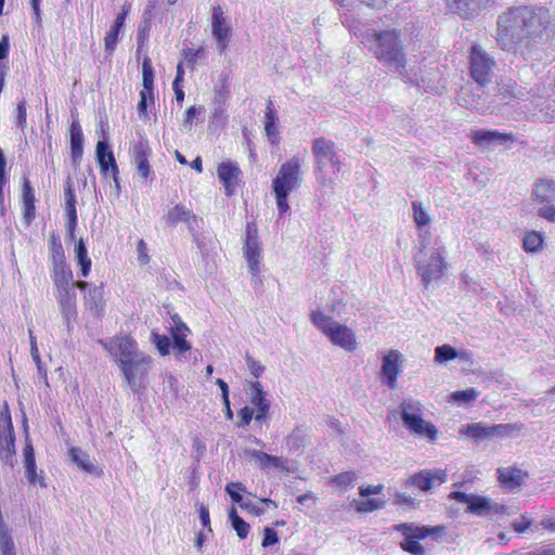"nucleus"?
I'll use <instances>...</instances> for the list:
<instances>
[{"label":"nucleus","mask_w":555,"mask_h":555,"mask_svg":"<svg viewBox=\"0 0 555 555\" xmlns=\"http://www.w3.org/2000/svg\"><path fill=\"white\" fill-rule=\"evenodd\" d=\"M402 422H406L410 417L423 415L424 405L415 399H405L400 404Z\"/></svg>","instance_id":"obj_37"},{"label":"nucleus","mask_w":555,"mask_h":555,"mask_svg":"<svg viewBox=\"0 0 555 555\" xmlns=\"http://www.w3.org/2000/svg\"><path fill=\"white\" fill-rule=\"evenodd\" d=\"M412 209H413V218L417 225V228L421 231H429L428 229H425V227L429 225L431 219L429 214L425 210L422 203L420 202H413L412 203Z\"/></svg>","instance_id":"obj_40"},{"label":"nucleus","mask_w":555,"mask_h":555,"mask_svg":"<svg viewBox=\"0 0 555 555\" xmlns=\"http://www.w3.org/2000/svg\"><path fill=\"white\" fill-rule=\"evenodd\" d=\"M459 102L462 106L470 109H480L482 107V100L480 94H474L467 89H463Z\"/></svg>","instance_id":"obj_42"},{"label":"nucleus","mask_w":555,"mask_h":555,"mask_svg":"<svg viewBox=\"0 0 555 555\" xmlns=\"http://www.w3.org/2000/svg\"><path fill=\"white\" fill-rule=\"evenodd\" d=\"M73 273L70 269L61 260L55 269V285L57 291L72 288L69 286Z\"/></svg>","instance_id":"obj_38"},{"label":"nucleus","mask_w":555,"mask_h":555,"mask_svg":"<svg viewBox=\"0 0 555 555\" xmlns=\"http://www.w3.org/2000/svg\"><path fill=\"white\" fill-rule=\"evenodd\" d=\"M538 215L550 222H555V206L551 203H544L538 209Z\"/></svg>","instance_id":"obj_56"},{"label":"nucleus","mask_w":555,"mask_h":555,"mask_svg":"<svg viewBox=\"0 0 555 555\" xmlns=\"http://www.w3.org/2000/svg\"><path fill=\"white\" fill-rule=\"evenodd\" d=\"M531 525V520L528 519L526 516H521L518 519H514L512 522V527L514 531L518 533L525 532Z\"/></svg>","instance_id":"obj_64"},{"label":"nucleus","mask_w":555,"mask_h":555,"mask_svg":"<svg viewBox=\"0 0 555 555\" xmlns=\"http://www.w3.org/2000/svg\"><path fill=\"white\" fill-rule=\"evenodd\" d=\"M542 244L543 235L535 231L527 233L522 241L524 249L528 253H537L542 248Z\"/></svg>","instance_id":"obj_43"},{"label":"nucleus","mask_w":555,"mask_h":555,"mask_svg":"<svg viewBox=\"0 0 555 555\" xmlns=\"http://www.w3.org/2000/svg\"><path fill=\"white\" fill-rule=\"evenodd\" d=\"M306 434L301 427H296L286 438L287 448L291 451H298L305 446Z\"/></svg>","instance_id":"obj_44"},{"label":"nucleus","mask_w":555,"mask_h":555,"mask_svg":"<svg viewBox=\"0 0 555 555\" xmlns=\"http://www.w3.org/2000/svg\"><path fill=\"white\" fill-rule=\"evenodd\" d=\"M95 156L103 176H107L111 171L114 176L118 173V166L114 154L106 141H98L95 146Z\"/></svg>","instance_id":"obj_21"},{"label":"nucleus","mask_w":555,"mask_h":555,"mask_svg":"<svg viewBox=\"0 0 555 555\" xmlns=\"http://www.w3.org/2000/svg\"><path fill=\"white\" fill-rule=\"evenodd\" d=\"M444 254L446 247L440 238L433 237L430 231H421L413 260L416 274L425 288L446 274Z\"/></svg>","instance_id":"obj_4"},{"label":"nucleus","mask_w":555,"mask_h":555,"mask_svg":"<svg viewBox=\"0 0 555 555\" xmlns=\"http://www.w3.org/2000/svg\"><path fill=\"white\" fill-rule=\"evenodd\" d=\"M24 454V465H25V475L27 480L33 483H39L40 487L46 488L47 485L44 482V478L42 475L37 474L36 472V460H35V451L33 448L31 442L29 441V438L26 437V443L23 450Z\"/></svg>","instance_id":"obj_23"},{"label":"nucleus","mask_w":555,"mask_h":555,"mask_svg":"<svg viewBox=\"0 0 555 555\" xmlns=\"http://www.w3.org/2000/svg\"><path fill=\"white\" fill-rule=\"evenodd\" d=\"M469 75L478 87L492 81L496 62L481 46L473 44L469 49Z\"/></svg>","instance_id":"obj_10"},{"label":"nucleus","mask_w":555,"mask_h":555,"mask_svg":"<svg viewBox=\"0 0 555 555\" xmlns=\"http://www.w3.org/2000/svg\"><path fill=\"white\" fill-rule=\"evenodd\" d=\"M382 492V485L360 488V499L352 501V506L360 513H369L379 507L380 501L371 499L370 495Z\"/></svg>","instance_id":"obj_22"},{"label":"nucleus","mask_w":555,"mask_h":555,"mask_svg":"<svg viewBox=\"0 0 555 555\" xmlns=\"http://www.w3.org/2000/svg\"><path fill=\"white\" fill-rule=\"evenodd\" d=\"M408 35L401 29H384V69L396 75L406 83L416 86L425 92L438 91L441 73L434 63L421 64L417 67L406 66L404 42Z\"/></svg>","instance_id":"obj_1"},{"label":"nucleus","mask_w":555,"mask_h":555,"mask_svg":"<svg viewBox=\"0 0 555 555\" xmlns=\"http://www.w3.org/2000/svg\"><path fill=\"white\" fill-rule=\"evenodd\" d=\"M245 361H246L249 372L255 377H259L263 373L264 366L260 362H258L254 358H251L249 354H246Z\"/></svg>","instance_id":"obj_58"},{"label":"nucleus","mask_w":555,"mask_h":555,"mask_svg":"<svg viewBox=\"0 0 555 555\" xmlns=\"http://www.w3.org/2000/svg\"><path fill=\"white\" fill-rule=\"evenodd\" d=\"M68 453L72 462L75 463L79 469L94 476H101L102 470L93 464L89 454L83 452L81 449L73 447L69 449Z\"/></svg>","instance_id":"obj_28"},{"label":"nucleus","mask_w":555,"mask_h":555,"mask_svg":"<svg viewBox=\"0 0 555 555\" xmlns=\"http://www.w3.org/2000/svg\"><path fill=\"white\" fill-rule=\"evenodd\" d=\"M204 52H205V50L203 47H201L198 49H192V48L183 49L182 53H183V59H184L186 66L190 67L191 69H194V66H195L197 60L204 55Z\"/></svg>","instance_id":"obj_51"},{"label":"nucleus","mask_w":555,"mask_h":555,"mask_svg":"<svg viewBox=\"0 0 555 555\" xmlns=\"http://www.w3.org/2000/svg\"><path fill=\"white\" fill-rule=\"evenodd\" d=\"M470 139L475 144L487 149L514 141L512 133H503L498 130H477L470 134Z\"/></svg>","instance_id":"obj_15"},{"label":"nucleus","mask_w":555,"mask_h":555,"mask_svg":"<svg viewBox=\"0 0 555 555\" xmlns=\"http://www.w3.org/2000/svg\"><path fill=\"white\" fill-rule=\"evenodd\" d=\"M28 333H29V339H30L31 358L36 362L38 371L41 373L42 372V365H41V360H40V356H39V350H38V347H37V341H36L35 336L33 335V331L29 330Z\"/></svg>","instance_id":"obj_59"},{"label":"nucleus","mask_w":555,"mask_h":555,"mask_svg":"<svg viewBox=\"0 0 555 555\" xmlns=\"http://www.w3.org/2000/svg\"><path fill=\"white\" fill-rule=\"evenodd\" d=\"M446 479L447 472L443 469L422 470L411 478V482L422 491H428L443 483Z\"/></svg>","instance_id":"obj_20"},{"label":"nucleus","mask_w":555,"mask_h":555,"mask_svg":"<svg viewBox=\"0 0 555 555\" xmlns=\"http://www.w3.org/2000/svg\"><path fill=\"white\" fill-rule=\"evenodd\" d=\"M15 434L11 413L5 403L0 411V462L2 465L14 467L15 464Z\"/></svg>","instance_id":"obj_11"},{"label":"nucleus","mask_w":555,"mask_h":555,"mask_svg":"<svg viewBox=\"0 0 555 555\" xmlns=\"http://www.w3.org/2000/svg\"><path fill=\"white\" fill-rule=\"evenodd\" d=\"M311 151L317 181L322 188L332 189L334 179L331 176H337L343 168L336 144L324 137L315 138L311 143Z\"/></svg>","instance_id":"obj_5"},{"label":"nucleus","mask_w":555,"mask_h":555,"mask_svg":"<svg viewBox=\"0 0 555 555\" xmlns=\"http://www.w3.org/2000/svg\"><path fill=\"white\" fill-rule=\"evenodd\" d=\"M23 204H24V218L29 223L35 218V194L27 179H24L23 184Z\"/></svg>","instance_id":"obj_34"},{"label":"nucleus","mask_w":555,"mask_h":555,"mask_svg":"<svg viewBox=\"0 0 555 555\" xmlns=\"http://www.w3.org/2000/svg\"><path fill=\"white\" fill-rule=\"evenodd\" d=\"M247 453L263 469L274 467L283 472H291V468L288 467V461L286 459L270 455L260 450H249Z\"/></svg>","instance_id":"obj_26"},{"label":"nucleus","mask_w":555,"mask_h":555,"mask_svg":"<svg viewBox=\"0 0 555 555\" xmlns=\"http://www.w3.org/2000/svg\"><path fill=\"white\" fill-rule=\"evenodd\" d=\"M466 512L477 516H486L491 514L492 512H498V509L495 506L491 504L490 499L473 494L469 505L466 508Z\"/></svg>","instance_id":"obj_30"},{"label":"nucleus","mask_w":555,"mask_h":555,"mask_svg":"<svg viewBox=\"0 0 555 555\" xmlns=\"http://www.w3.org/2000/svg\"><path fill=\"white\" fill-rule=\"evenodd\" d=\"M498 476L500 482L509 490L520 486L524 479L522 472L512 467L499 468Z\"/></svg>","instance_id":"obj_31"},{"label":"nucleus","mask_w":555,"mask_h":555,"mask_svg":"<svg viewBox=\"0 0 555 555\" xmlns=\"http://www.w3.org/2000/svg\"><path fill=\"white\" fill-rule=\"evenodd\" d=\"M102 298H103L102 287H93L89 291L87 300L90 305H92L93 308H98L102 302Z\"/></svg>","instance_id":"obj_60"},{"label":"nucleus","mask_w":555,"mask_h":555,"mask_svg":"<svg viewBox=\"0 0 555 555\" xmlns=\"http://www.w3.org/2000/svg\"><path fill=\"white\" fill-rule=\"evenodd\" d=\"M57 301L62 315L67 323L76 317V293L73 288L57 291Z\"/></svg>","instance_id":"obj_27"},{"label":"nucleus","mask_w":555,"mask_h":555,"mask_svg":"<svg viewBox=\"0 0 555 555\" xmlns=\"http://www.w3.org/2000/svg\"><path fill=\"white\" fill-rule=\"evenodd\" d=\"M229 518L233 529L236 531L237 537L242 540L246 539L249 533L250 526L237 515L235 507H231L229 511Z\"/></svg>","instance_id":"obj_39"},{"label":"nucleus","mask_w":555,"mask_h":555,"mask_svg":"<svg viewBox=\"0 0 555 555\" xmlns=\"http://www.w3.org/2000/svg\"><path fill=\"white\" fill-rule=\"evenodd\" d=\"M26 117H27L26 101L22 100L17 103L16 111H15V124L18 128H21V129L25 128Z\"/></svg>","instance_id":"obj_54"},{"label":"nucleus","mask_w":555,"mask_h":555,"mask_svg":"<svg viewBox=\"0 0 555 555\" xmlns=\"http://www.w3.org/2000/svg\"><path fill=\"white\" fill-rule=\"evenodd\" d=\"M403 426L412 436L426 438L431 442L438 437L436 426L431 422L425 421L423 415L408 418Z\"/></svg>","instance_id":"obj_18"},{"label":"nucleus","mask_w":555,"mask_h":555,"mask_svg":"<svg viewBox=\"0 0 555 555\" xmlns=\"http://www.w3.org/2000/svg\"><path fill=\"white\" fill-rule=\"evenodd\" d=\"M119 31H120V28H115V26L112 25L111 29L108 30V33L106 34V36L104 38L105 51L108 54H112L116 48Z\"/></svg>","instance_id":"obj_52"},{"label":"nucleus","mask_w":555,"mask_h":555,"mask_svg":"<svg viewBox=\"0 0 555 555\" xmlns=\"http://www.w3.org/2000/svg\"><path fill=\"white\" fill-rule=\"evenodd\" d=\"M446 7L452 13H455L464 18H472L476 16L482 9L486 8L490 0H444Z\"/></svg>","instance_id":"obj_16"},{"label":"nucleus","mask_w":555,"mask_h":555,"mask_svg":"<svg viewBox=\"0 0 555 555\" xmlns=\"http://www.w3.org/2000/svg\"><path fill=\"white\" fill-rule=\"evenodd\" d=\"M211 33L219 52L223 53L229 47L232 28L220 5H215L211 10Z\"/></svg>","instance_id":"obj_13"},{"label":"nucleus","mask_w":555,"mask_h":555,"mask_svg":"<svg viewBox=\"0 0 555 555\" xmlns=\"http://www.w3.org/2000/svg\"><path fill=\"white\" fill-rule=\"evenodd\" d=\"M142 85L145 89H154V69L147 56L142 62Z\"/></svg>","instance_id":"obj_47"},{"label":"nucleus","mask_w":555,"mask_h":555,"mask_svg":"<svg viewBox=\"0 0 555 555\" xmlns=\"http://www.w3.org/2000/svg\"><path fill=\"white\" fill-rule=\"evenodd\" d=\"M362 44L372 51L377 60L382 59V33L375 29L367 30L362 39Z\"/></svg>","instance_id":"obj_36"},{"label":"nucleus","mask_w":555,"mask_h":555,"mask_svg":"<svg viewBox=\"0 0 555 555\" xmlns=\"http://www.w3.org/2000/svg\"><path fill=\"white\" fill-rule=\"evenodd\" d=\"M403 535L400 546L403 551L412 555H425V547L420 540L430 538L435 542H447L448 530L443 525L437 526H420L413 522L400 524L395 527Z\"/></svg>","instance_id":"obj_6"},{"label":"nucleus","mask_w":555,"mask_h":555,"mask_svg":"<svg viewBox=\"0 0 555 555\" xmlns=\"http://www.w3.org/2000/svg\"><path fill=\"white\" fill-rule=\"evenodd\" d=\"M138 251V260L142 266H145L150 262V256L147 254V246L146 243L143 240H140L138 242L137 246Z\"/></svg>","instance_id":"obj_63"},{"label":"nucleus","mask_w":555,"mask_h":555,"mask_svg":"<svg viewBox=\"0 0 555 555\" xmlns=\"http://www.w3.org/2000/svg\"><path fill=\"white\" fill-rule=\"evenodd\" d=\"M151 149L146 141H139L132 150V158L137 167L138 173L143 178L147 179L151 175V167L149 164V156Z\"/></svg>","instance_id":"obj_24"},{"label":"nucleus","mask_w":555,"mask_h":555,"mask_svg":"<svg viewBox=\"0 0 555 555\" xmlns=\"http://www.w3.org/2000/svg\"><path fill=\"white\" fill-rule=\"evenodd\" d=\"M451 397L454 402L459 404H466L477 399L478 391H476L474 388H468L465 390L454 391L452 392Z\"/></svg>","instance_id":"obj_50"},{"label":"nucleus","mask_w":555,"mask_h":555,"mask_svg":"<svg viewBox=\"0 0 555 555\" xmlns=\"http://www.w3.org/2000/svg\"><path fill=\"white\" fill-rule=\"evenodd\" d=\"M240 416V423L238 426L246 427L250 424L253 416H254V410L249 406H244L238 412Z\"/></svg>","instance_id":"obj_62"},{"label":"nucleus","mask_w":555,"mask_h":555,"mask_svg":"<svg viewBox=\"0 0 555 555\" xmlns=\"http://www.w3.org/2000/svg\"><path fill=\"white\" fill-rule=\"evenodd\" d=\"M244 257L247 261L249 272L254 276L260 273L261 243L255 224L247 223L246 238L243 247Z\"/></svg>","instance_id":"obj_12"},{"label":"nucleus","mask_w":555,"mask_h":555,"mask_svg":"<svg viewBox=\"0 0 555 555\" xmlns=\"http://www.w3.org/2000/svg\"><path fill=\"white\" fill-rule=\"evenodd\" d=\"M357 479V476L353 472H345V473H341L339 475H337L335 478H334V482L344 488V489H347L348 487L352 486L353 482L356 481Z\"/></svg>","instance_id":"obj_53"},{"label":"nucleus","mask_w":555,"mask_h":555,"mask_svg":"<svg viewBox=\"0 0 555 555\" xmlns=\"http://www.w3.org/2000/svg\"><path fill=\"white\" fill-rule=\"evenodd\" d=\"M0 552L1 555H16L15 544L2 512L0 513Z\"/></svg>","instance_id":"obj_33"},{"label":"nucleus","mask_w":555,"mask_h":555,"mask_svg":"<svg viewBox=\"0 0 555 555\" xmlns=\"http://www.w3.org/2000/svg\"><path fill=\"white\" fill-rule=\"evenodd\" d=\"M171 336H172V339H173V341H172V349H173L175 353L178 357H181L185 352L191 350L192 346L186 340L188 335L171 334Z\"/></svg>","instance_id":"obj_48"},{"label":"nucleus","mask_w":555,"mask_h":555,"mask_svg":"<svg viewBox=\"0 0 555 555\" xmlns=\"http://www.w3.org/2000/svg\"><path fill=\"white\" fill-rule=\"evenodd\" d=\"M75 259L80 267L81 276L87 278L91 270V259L88 257L87 247L82 238L75 244Z\"/></svg>","instance_id":"obj_35"},{"label":"nucleus","mask_w":555,"mask_h":555,"mask_svg":"<svg viewBox=\"0 0 555 555\" xmlns=\"http://www.w3.org/2000/svg\"><path fill=\"white\" fill-rule=\"evenodd\" d=\"M152 343L155 345L156 349L162 356H167L170 352L171 341L170 338L166 335H160L158 333H152Z\"/></svg>","instance_id":"obj_49"},{"label":"nucleus","mask_w":555,"mask_h":555,"mask_svg":"<svg viewBox=\"0 0 555 555\" xmlns=\"http://www.w3.org/2000/svg\"><path fill=\"white\" fill-rule=\"evenodd\" d=\"M301 182L300 160L297 156H293L280 167L276 177L272 181V190L280 215L287 212L289 209L287 197L289 193L301 185Z\"/></svg>","instance_id":"obj_7"},{"label":"nucleus","mask_w":555,"mask_h":555,"mask_svg":"<svg viewBox=\"0 0 555 555\" xmlns=\"http://www.w3.org/2000/svg\"><path fill=\"white\" fill-rule=\"evenodd\" d=\"M459 356V352L450 345H442L438 346L435 349V361L439 363H444L450 360L456 359Z\"/></svg>","instance_id":"obj_45"},{"label":"nucleus","mask_w":555,"mask_h":555,"mask_svg":"<svg viewBox=\"0 0 555 555\" xmlns=\"http://www.w3.org/2000/svg\"><path fill=\"white\" fill-rule=\"evenodd\" d=\"M70 152L74 164L80 162L83 154V134L78 121L70 125Z\"/></svg>","instance_id":"obj_29"},{"label":"nucleus","mask_w":555,"mask_h":555,"mask_svg":"<svg viewBox=\"0 0 555 555\" xmlns=\"http://www.w3.org/2000/svg\"><path fill=\"white\" fill-rule=\"evenodd\" d=\"M241 173L238 166L231 162L221 163L218 167V178L225 189V194L231 195L235 189V182Z\"/></svg>","instance_id":"obj_25"},{"label":"nucleus","mask_w":555,"mask_h":555,"mask_svg":"<svg viewBox=\"0 0 555 555\" xmlns=\"http://www.w3.org/2000/svg\"><path fill=\"white\" fill-rule=\"evenodd\" d=\"M279 542L278 533L272 528H264L263 531V539H262V546L268 547L271 545H274Z\"/></svg>","instance_id":"obj_61"},{"label":"nucleus","mask_w":555,"mask_h":555,"mask_svg":"<svg viewBox=\"0 0 555 555\" xmlns=\"http://www.w3.org/2000/svg\"><path fill=\"white\" fill-rule=\"evenodd\" d=\"M203 112V107L201 106H190L186 112H185V116H184V120H183V126L189 129H191L193 122H194V119L196 118V116H198L201 113Z\"/></svg>","instance_id":"obj_57"},{"label":"nucleus","mask_w":555,"mask_h":555,"mask_svg":"<svg viewBox=\"0 0 555 555\" xmlns=\"http://www.w3.org/2000/svg\"><path fill=\"white\" fill-rule=\"evenodd\" d=\"M250 402L256 408L270 404L269 401L264 398L261 384L257 380L250 383Z\"/></svg>","instance_id":"obj_46"},{"label":"nucleus","mask_w":555,"mask_h":555,"mask_svg":"<svg viewBox=\"0 0 555 555\" xmlns=\"http://www.w3.org/2000/svg\"><path fill=\"white\" fill-rule=\"evenodd\" d=\"M547 24V12L542 8H511L498 18L496 42L502 50L513 51L524 39L541 35Z\"/></svg>","instance_id":"obj_3"},{"label":"nucleus","mask_w":555,"mask_h":555,"mask_svg":"<svg viewBox=\"0 0 555 555\" xmlns=\"http://www.w3.org/2000/svg\"><path fill=\"white\" fill-rule=\"evenodd\" d=\"M150 29H151V23H150L149 18H145V21L139 27V30H138V36H137L138 49H141L144 46L145 41L149 38Z\"/></svg>","instance_id":"obj_55"},{"label":"nucleus","mask_w":555,"mask_h":555,"mask_svg":"<svg viewBox=\"0 0 555 555\" xmlns=\"http://www.w3.org/2000/svg\"><path fill=\"white\" fill-rule=\"evenodd\" d=\"M246 488L242 482H229L225 486V492L230 495L234 503H237L242 508H248L249 505L244 501L241 492H245Z\"/></svg>","instance_id":"obj_41"},{"label":"nucleus","mask_w":555,"mask_h":555,"mask_svg":"<svg viewBox=\"0 0 555 555\" xmlns=\"http://www.w3.org/2000/svg\"><path fill=\"white\" fill-rule=\"evenodd\" d=\"M522 425L519 424H495L489 425L483 422L469 423L462 425L459 434L469 439L475 444L485 441H498L504 438H514L521 430Z\"/></svg>","instance_id":"obj_8"},{"label":"nucleus","mask_w":555,"mask_h":555,"mask_svg":"<svg viewBox=\"0 0 555 555\" xmlns=\"http://www.w3.org/2000/svg\"><path fill=\"white\" fill-rule=\"evenodd\" d=\"M164 220L168 227H176L180 222L184 223L193 235H195V232L202 222V219H199L196 215L193 214L191 209L186 208L182 204H177L176 206L169 208L164 216Z\"/></svg>","instance_id":"obj_14"},{"label":"nucleus","mask_w":555,"mask_h":555,"mask_svg":"<svg viewBox=\"0 0 555 555\" xmlns=\"http://www.w3.org/2000/svg\"><path fill=\"white\" fill-rule=\"evenodd\" d=\"M534 198L538 203H551L555 198V182L553 180H541L535 184Z\"/></svg>","instance_id":"obj_32"},{"label":"nucleus","mask_w":555,"mask_h":555,"mask_svg":"<svg viewBox=\"0 0 555 555\" xmlns=\"http://www.w3.org/2000/svg\"><path fill=\"white\" fill-rule=\"evenodd\" d=\"M403 356L397 351L391 350L384 356V383L390 388L397 385V377L402 371Z\"/></svg>","instance_id":"obj_19"},{"label":"nucleus","mask_w":555,"mask_h":555,"mask_svg":"<svg viewBox=\"0 0 555 555\" xmlns=\"http://www.w3.org/2000/svg\"><path fill=\"white\" fill-rule=\"evenodd\" d=\"M310 319L312 324L321 331L333 345L349 352L356 350L357 339L351 328L338 323L320 310L312 311Z\"/></svg>","instance_id":"obj_9"},{"label":"nucleus","mask_w":555,"mask_h":555,"mask_svg":"<svg viewBox=\"0 0 555 555\" xmlns=\"http://www.w3.org/2000/svg\"><path fill=\"white\" fill-rule=\"evenodd\" d=\"M65 211H66V230L69 240H75V229L77 225L76 195L74 184L68 178L64 191Z\"/></svg>","instance_id":"obj_17"},{"label":"nucleus","mask_w":555,"mask_h":555,"mask_svg":"<svg viewBox=\"0 0 555 555\" xmlns=\"http://www.w3.org/2000/svg\"><path fill=\"white\" fill-rule=\"evenodd\" d=\"M99 344L118 365L124 380L133 392L145 388L153 358L139 349L138 343L128 335L100 339Z\"/></svg>","instance_id":"obj_2"}]
</instances>
